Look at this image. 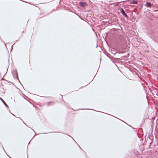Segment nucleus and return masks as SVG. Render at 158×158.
<instances>
[{
  "label": "nucleus",
  "instance_id": "nucleus-1",
  "mask_svg": "<svg viewBox=\"0 0 158 158\" xmlns=\"http://www.w3.org/2000/svg\"><path fill=\"white\" fill-rule=\"evenodd\" d=\"M108 33L109 31L107 32H106L104 34H103V37L104 39V40L106 43L107 45L109 47V42H108Z\"/></svg>",
  "mask_w": 158,
  "mask_h": 158
},
{
  "label": "nucleus",
  "instance_id": "nucleus-2",
  "mask_svg": "<svg viewBox=\"0 0 158 158\" xmlns=\"http://www.w3.org/2000/svg\"><path fill=\"white\" fill-rule=\"evenodd\" d=\"M12 75L14 78H15L16 77V79L19 81V82L21 84L19 80L18 72L16 69L14 70L12 73Z\"/></svg>",
  "mask_w": 158,
  "mask_h": 158
},
{
  "label": "nucleus",
  "instance_id": "nucleus-3",
  "mask_svg": "<svg viewBox=\"0 0 158 158\" xmlns=\"http://www.w3.org/2000/svg\"><path fill=\"white\" fill-rule=\"evenodd\" d=\"M120 11L121 13L123 14V15H124L125 17L127 18L128 16L125 13L124 10L122 8H121Z\"/></svg>",
  "mask_w": 158,
  "mask_h": 158
},
{
  "label": "nucleus",
  "instance_id": "nucleus-4",
  "mask_svg": "<svg viewBox=\"0 0 158 158\" xmlns=\"http://www.w3.org/2000/svg\"><path fill=\"white\" fill-rule=\"evenodd\" d=\"M146 6H147V7H150L152 6H153V4H151L150 3L148 2H147L146 3V5H145Z\"/></svg>",
  "mask_w": 158,
  "mask_h": 158
},
{
  "label": "nucleus",
  "instance_id": "nucleus-5",
  "mask_svg": "<svg viewBox=\"0 0 158 158\" xmlns=\"http://www.w3.org/2000/svg\"><path fill=\"white\" fill-rule=\"evenodd\" d=\"M79 4L82 7H84L85 6L86 4L85 2H79Z\"/></svg>",
  "mask_w": 158,
  "mask_h": 158
},
{
  "label": "nucleus",
  "instance_id": "nucleus-6",
  "mask_svg": "<svg viewBox=\"0 0 158 158\" xmlns=\"http://www.w3.org/2000/svg\"><path fill=\"white\" fill-rule=\"evenodd\" d=\"M0 99L2 101V102H3V103L6 106V107H7V108L9 107L6 104V102H5V101L1 97H0Z\"/></svg>",
  "mask_w": 158,
  "mask_h": 158
},
{
  "label": "nucleus",
  "instance_id": "nucleus-7",
  "mask_svg": "<svg viewBox=\"0 0 158 158\" xmlns=\"http://www.w3.org/2000/svg\"><path fill=\"white\" fill-rule=\"evenodd\" d=\"M103 53L108 57H109V54L107 51L104 50Z\"/></svg>",
  "mask_w": 158,
  "mask_h": 158
},
{
  "label": "nucleus",
  "instance_id": "nucleus-8",
  "mask_svg": "<svg viewBox=\"0 0 158 158\" xmlns=\"http://www.w3.org/2000/svg\"><path fill=\"white\" fill-rule=\"evenodd\" d=\"M51 103L54 104L55 102H53V101H51V102H48L47 104L48 106H50V104Z\"/></svg>",
  "mask_w": 158,
  "mask_h": 158
},
{
  "label": "nucleus",
  "instance_id": "nucleus-9",
  "mask_svg": "<svg viewBox=\"0 0 158 158\" xmlns=\"http://www.w3.org/2000/svg\"><path fill=\"white\" fill-rule=\"evenodd\" d=\"M138 3V2L136 0H134L132 2V3L134 4H137Z\"/></svg>",
  "mask_w": 158,
  "mask_h": 158
},
{
  "label": "nucleus",
  "instance_id": "nucleus-10",
  "mask_svg": "<svg viewBox=\"0 0 158 158\" xmlns=\"http://www.w3.org/2000/svg\"><path fill=\"white\" fill-rule=\"evenodd\" d=\"M15 44V43H14V44H13L12 45V46H11V50H10V52H11L12 51V50H13V45H14V44Z\"/></svg>",
  "mask_w": 158,
  "mask_h": 158
},
{
  "label": "nucleus",
  "instance_id": "nucleus-11",
  "mask_svg": "<svg viewBox=\"0 0 158 158\" xmlns=\"http://www.w3.org/2000/svg\"><path fill=\"white\" fill-rule=\"evenodd\" d=\"M36 134H35V135L30 140V141L28 143V144H29V143H30V142L31 141V140L36 135Z\"/></svg>",
  "mask_w": 158,
  "mask_h": 158
},
{
  "label": "nucleus",
  "instance_id": "nucleus-12",
  "mask_svg": "<svg viewBox=\"0 0 158 158\" xmlns=\"http://www.w3.org/2000/svg\"><path fill=\"white\" fill-rule=\"evenodd\" d=\"M85 109H86V110H92L91 109H90L84 108V109H78V110H85Z\"/></svg>",
  "mask_w": 158,
  "mask_h": 158
},
{
  "label": "nucleus",
  "instance_id": "nucleus-13",
  "mask_svg": "<svg viewBox=\"0 0 158 158\" xmlns=\"http://www.w3.org/2000/svg\"><path fill=\"white\" fill-rule=\"evenodd\" d=\"M9 111H10V112L11 113V114L12 115H14V116H15L16 117V116H15V115H14L13 114H12V113H11V112H10V110H9Z\"/></svg>",
  "mask_w": 158,
  "mask_h": 158
},
{
  "label": "nucleus",
  "instance_id": "nucleus-14",
  "mask_svg": "<svg viewBox=\"0 0 158 158\" xmlns=\"http://www.w3.org/2000/svg\"><path fill=\"white\" fill-rule=\"evenodd\" d=\"M79 147V148H80V149H81V150H83L81 148V147L79 146V145H78Z\"/></svg>",
  "mask_w": 158,
  "mask_h": 158
},
{
  "label": "nucleus",
  "instance_id": "nucleus-15",
  "mask_svg": "<svg viewBox=\"0 0 158 158\" xmlns=\"http://www.w3.org/2000/svg\"><path fill=\"white\" fill-rule=\"evenodd\" d=\"M0 40H1V41H2V42H3V43H4L5 44V45H6V44H5V43L4 42V41H2V40H1V39H0ZM5 46H6V45H5Z\"/></svg>",
  "mask_w": 158,
  "mask_h": 158
},
{
  "label": "nucleus",
  "instance_id": "nucleus-16",
  "mask_svg": "<svg viewBox=\"0 0 158 158\" xmlns=\"http://www.w3.org/2000/svg\"><path fill=\"white\" fill-rule=\"evenodd\" d=\"M7 70H8V69H7V71H6V73H7ZM6 73L5 74V75H4V77L5 75L6 74Z\"/></svg>",
  "mask_w": 158,
  "mask_h": 158
},
{
  "label": "nucleus",
  "instance_id": "nucleus-17",
  "mask_svg": "<svg viewBox=\"0 0 158 158\" xmlns=\"http://www.w3.org/2000/svg\"><path fill=\"white\" fill-rule=\"evenodd\" d=\"M98 42H97V45L96 48H97V47H98Z\"/></svg>",
  "mask_w": 158,
  "mask_h": 158
},
{
  "label": "nucleus",
  "instance_id": "nucleus-18",
  "mask_svg": "<svg viewBox=\"0 0 158 158\" xmlns=\"http://www.w3.org/2000/svg\"><path fill=\"white\" fill-rule=\"evenodd\" d=\"M24 123V124H25L26 126H27L28 127V126H27V125L26 124V123Z\"/></svg>",
  "mask_w": 158,
  "mask_h": 158
},
{
  "label": "nucleus",
  "instance_id": "nucleus-19",
  "mask_svg": "<svg viewBox=\"0 0 158 158\" xmlns=\"http://www.w3.org/2000/svg\"><path fill=\"white\" fill-rule=\"evenodd\" d=\"M2 148H3V150H4V151L5 152V150H4V148L3 147V146H2Z\"/></svg>",
  "mask_w": 158,
  "mask_h": 158
},
{
  "label": "nucleus",
  "instance_id": "nucleus-20",
  "mask_svg": "<svg viewBox=\"0 0 158 158\" xmlns=\"http://www.w3.org/2000/svg\"><path fill=\"white\" fill-rule=\"evenodd\" d=\"M2 80H4V79L3 78H2Z\"/></svg>",
  "mask_w": 158,
  "mask_h": 158
},
{
  "label": "nucleus",
  "instance_id": "nucleus-21",
  "mask_svg": "<svg viewBox=\"0 0 158 158\" xmlns=\"http://www.w3.org/2000/svg\"><path fill=\"white\" fill-rule=\"evenodd\" d=\"M32 130L34 131V132L35 133V131H34L32 129Z\"/></svg>",
  "mask_w": 158,
  "mask_h": 158
},
{
  "label": "nucleus",
  "instance_id": "nucleus-22",
  "mask_svg": "<svg viewBox=\"0 0 158 158\" xmlns=\"http://www.w3.org/2000/svg\"><path fill=\"white\" fill-rule=\"evenodd\" d=\"M78 16L81 19V17L79 15H78Z\"/></svg>",
  "mask_w": 158,
  "mask_h": 158
},
{
  "label": "nucleus",
  "instance_id": "nucleus-23",
  "mask_svg": "<svg viewBox=\"0 0 158 158\" xmlns=\"http://www.w3.org/2000/svg\"><path fill=\"white\" fill-rule=\"evenodd\" d=\"M18 40H16V41L17 42L18 41Z\"/></svg>",
  "mask_w": 158,
  "mask_h": 158
},
{
  "label": "nucleus",
  "instance_id": "nucleus-24",
  "mask_svg": "<svg viewBox=\"0 0 158 158\" xmlns=\"http://www.w3.org/2000/svg\"><path fill=\"white\" fill-rule=\"evenodd\" d=\"M71 138H72V139H73H73V137H71Z\"/></svg>",
  "mask_w": 158,
  "mask_h": 158
},
{
  "label": "nucleus",
  "instance_id": "nucleus-25",
  "mask_svg": "<svg viewBox=\"0 0 158 158\" xmlns=\"http://www.w3.org/2000/svg\"><path fill=\"white\" fill-rule=\"evenodd\" d=\"M71 138H72V139H73H73V137H71Z\"/></svg>",
  "mask_w": 158,
  "mask_h": 158
},
{
  "label": "nucleus",
  "instance_id": "nucleus-26",
  "mask_svg": "<svg viewBox=\"0 0 158 158\" xmlns=\"http://www.w3.org/2000/svg\"><path fill=\"white\" fill-rule=\"evenodd\" d=\"M71 138H72V139H73H73V137H71Z\"/></svg>",
  "mask_w": 158,
  "mask_h": 158
},
{
  "label": "nucleus",
  "instance_id": "nucleus-27",
  "mask_svg": "<svg viewBox=\"0 0 158 158\" xmlns=\"http://www.w3.org/2000/svg\"><path fill=\"white\" fill-rule=\"evenodd\" d=\"M71 138H72V139H73H73V137H71Z\"/></svg>",
  "mask_w": 158,
  "mask_h": 158
},
{
  "label": "nucleus",
  "instance_id": "nucleus-28",
  "mask_svg": "<svg viewBox=\"0 0 158 158\" xmlns=\"http://www.w3.org/2000/svg\"><path fill=\"white\" fill-rule=\"evenodd\" d=\"M98 69H98L97 70V73L98 72Z\"/></svg>",
  "mask_w": 158,
  "mask_h": 158
},
{
  "label": "nucleus",
  "instance_id": "nucleus-29",
  "mask_svg": "<svg viewBox=\"0 0 158 158\" xmlns=\"http://www.w3.org/2000/svg\"><path fill=\"white\" fill-rule=\"evenodd\" d=\"M96 75H95V76H94V77L93 79H94V77H95V76H96Z\"/></svg>",
  "mask_w": 158,
  "mask_h": 158
},
{
  "label": "nucleus",
  "instance_id": "nucleus-30",
  "mask_svg": "<svg viewBox=\"0 0 158 158\" xmlns=\"http://www.w3.org/2000/svg\"><path fill=\"white\" fill-rule=\"evenodd\" d=\"M101 59H100V62L101 61Z\"/></svg>",
  "mask_w": 158,
  "mask_h": 158
},
{
  "label": "nucleus",
  "instance_id": "nucleus-31",
  "mask_svg": "<svg viewBox=\"0 0 158 158\" xmlns=\"http://www.w3.org/2000/svg\"><path fill=\"white\" fill-rule=\"evenodd\" d=\"M52 11H51V12L50 13H52Z\"/></svg>",
  "mask_w": 158,
  "mask_h": 158
},
{
  "label": "nucleus",
  "instance_id": "nucleus-32",
  "mask_svg": "<svg viewBox=\"0 0 158 158\" xmlns=\"http://www.w3.org/2000/svg\"><path fill=\"white\" fill-rule=\"evenodd\" d=\"M22 32H23H23H24V31H22Z\"/></svg>",
  "mask_w": 158,
  "mask_h": 158
},
{
  "label": "nucleus",
  "instance_id": "nucleus-33",
  "mask_svg": "<svg viewBox=\"0 0 158 158\" xmlns=\"http://www.w3.org/2000/svg\"><path fill=\"white\" fill-rule=\"evenodd\" d=\"M12 84H14V83H11Z\"/></svg>",
  "mask_w": 158,
  "mask_h": 158
},
{
  "label": "nucleus",
  "instance_id": "nucleus-34",
  "mask_svg": "<svg viewBox=\"0 0 158 158\" xmlns=\"http://www.w3.org/2000/svg\"><path fill=\"white\" fill-rule=\"evenodd\" d=\"M74 141H75V142L76 143V141H75V140Z\"/></svg>",
  "mask_w": 158,
  "mask_h": 158
},
{
  "label": "nucleus",
  "instance_id": "nucleus-35",
  "mask_svg": "<svg viewBox=\"0 0 158 158\" xmlns=\"http://www.w3.org/2000/svg\"><path fill=\"white\" fill-rule=\"evenodd\" d=\"M10 157V158H11V157Z\"/></svg>",
  "mask_w": 158,
  "mask_h": 158
},
{
  "label": "nucleus",
  "instance_id": "nucleus-36",
  "mask_svg": "<svg viewBox=\"0 0 158 158\" xmlns=\"http://www.w3.org/2000/svg\"><path fill=\"white\" fill-rule=\"evenodd\" d=\"M10 157V158H11V157Z\"/></svg>",
  "mask_w": 158,
  "mask_h": 158
}]
</instances>
